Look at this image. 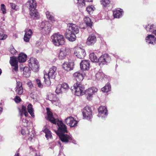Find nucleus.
Wrapping results in <instances>:
<instances>
[{
	"label": "nucleus",
	"instance_id": "1",
	"mask_svg": "<svg viewBox=\"0 0 156 156\" xmlns=\"http://www.w3.org/2000/svg\"><path fill=\"white\" fill-rule=\"evenodd\" d=\"M46 110L47 115V120L53 124H57L58 126V130L56 132L57 135H58L63 133H67V127L62 122L55 118L53 116V113L51 111V109L49 108H46Z\"/></svg>",
	"mask_w": 156,
	"mask_h": 156
},
{
	"label": "nucleus",
	"instance_id": "2",
	"mask_svg": "<svg viewBox=\"0 0 156 156\" xmlns=\"http://www.w3.org/2000/svg\"><path fill=\"white\" fill-rule=\"evenodd\" d=\"M29 5L30 14L32 18L37 19L39 18V14L36 9L37 3L35 0H29L27 2Z\"/></svg>",
	"mask_w": 156,
	"mask_h": 156
},
{
	"label": "nucleus",
	"instance_id": "3",
	"mask_svg": "<svg viewBox=\"0 0 156 156\" xmlns=\"http://www.w3.org/2000/svg\"><path fill=\"white\" fill-rule=\"evenodd\" d=\"M52 42L55 45L59 46L64 43V39L63 36L58 33L54 34L51 37Z\"/></svg>",
	"mask_w": 156,
	"mask_h": 156
},
{
	"label": "nucleus",
	"instance_id": "4",
	"mask_svg": "<svg viewBox=\"0 0 156 156\" xmlns=\"http://www.w3.org/2000/svg\"><path fill=\"white\" fill-rule=\"evenodd\" d=\"M73 89L74 90L75 95L77 96H80L85 94L84 86L81 83H76L73 86Z\"/></svg>",
	"mask_w": 156,
	"mask_h": 156
},
{
	"label": "nucleus",
	"instance_id": "5",
	"mask_svg": "<svg viewBox=\"0 0 156 156\" xmlns=\"http://www.w3.org/2000/svg\"><path fill=\"white\" fill-rule=\"evenodd\" d=\"M28 65L32 70L34 71H37L38 70L39 63L36 58H31L28 61Z\"/></svg>",
	"mask_w": 156,
	"mask_h": 156
},
{
	"label": "nucleus",
	"instance_id": "6",
	"mask_svg": "<svg viewBox=\"0 0 156 156\" xmlns=\"http://www.w3.org/2000/svg\"><path fill=\"white\" fill-rule=\"evenodd\" d=\"M83 117L88 120H90L92 118V112L91 108L88 106L84 107L82 112Z\"/></svg>",
	"mask_w": 156,
	"mask_h": 156
},
{
	"label": "nucleus",
	"instance_id": "7",
	"mask_svg": "<svg viewBox=\"0 0 156 156\" xmlns=\"http://www.w3.org/2000/svg\"><path fill=\"white\" fill-rule=\"evenodd\" d=\"M111 61V58L108 54H105L102 55L98 58V62H99V65L107 64L109 63Z\"/></svg>",
	"mask_w": 156,
	"mask_h": 156
},
{
	"label": "nucleus",
	"instance_id": "8",
	"mask_svg": "<svg viewBox=\"0 0 156 156\" xmlns=\"http://www.w3.org/2000/svg\"><path fill=\"white\" fill-rule=\"evenodd\" d=\"M69 52L70 50L69 48L66 47L62 48L60 50L58 56L59 58L61 60L65 59Z\"/></svg>",
	"mask_w": 156,
	"mask_h": 156
},
{
	"label": "nucleus",
	"instance_id": "9",
	"mask_svg": "<svg viewBox=\"0 0 156 156\" xmlns=\"http://www.w3.org/2000/svg\"><path fill=\"white\" fill-rule=\"evenodd\" d=\"M74 54L79 58L83 59L85 56L86 53L85 50L80 48H76Z\"/></svg>",
	"mask_w": 156,
	"mask_h": 156
},
{
	"label": "nucleus",
	"instance_id": "10",
	"mask_svg": "<svg viewBox=\"0 0 156 156\" xmlns=\"http://www.w3.org/2000/svg\"><path fill=\"white\" fill-rule=\"evenodd\" d=\"M9 62L12 66V71L17 72L18 70V62L17 60V58L15 56L10 57Z\"/></svg>",
	"mask_w": 156,
	"mask_h": 156
},
{
	"label": "nucleus",
	"instance_id": "11",
	"mask_svg": "<svg viewBox=\"0 0 156 156\" xmlns=\"http://www.w3.org/2000/svg\"><path fill=\"white\" fill-rule=\"evenodd\" d=\"M65 122L70 127H75L77 126L78 122L74 118L71 116L67 118L66 119Z\"/></svg>",
	"mask_w": 156,
	"mask_h": 156
},
{
	"label": "nucleus",
	"instance_id": "12",
	"mask_svg": "<svg viewBox=\"0 0 156 156\" xmlns=\"http://www.w3.org/2000/svg\"><path fill=\"white\" fill-rule=\"evenodd\" d=\"M65 133H63L58 135L61 140L62 142L66 143L71 142L72 140V137L69 135L67 134H65Z\"/></svg>",
	"mask_w": 156,
	"mask_h": 156
},
{
	"label": "nucleus",
	"instance_id": "13",
	"mask_svg": "<svg viewBox=\"0 0 156 156\" xmlns=\"http://www.w3.org/2000/svg\"><path fill=\"white\" fill-rule=\"evenodd\" d=\"M66 32L77 34L79 32V30L78 27L76 24L70 23L69 24L68 29Z\"/></svg>",
	"mask_w": 156,
	"mask_h": 156
},
{
	"label": "nucleus",
	"instance_id": "14",
	"mask_svg": "<svg viewBox=\"0 0 156 156\" xmlns=\"http://www.w3.org/2000/svg\"><path fill=\"white\" fill-rule=\"evenodd\" d=\"M96 41L97 38L96 36L94 34H91L88 37L86 43L88 45H92L96 42Z\"/></svg>",
	"mask_w": 156,
	"mask_h": 156
},
{
	"label": "nucleus",
	"instance_id": "15",
	"mask_svg": "<svg viewBox=\"0 0 156 156\" xmlns=\"http://www.w3.org/2000/svg\"><path fill=\"white\" fill-rule=\"evenodd\" d=\"M90 62L88 60H82L80 63V68L83 71L87 70L90 68Z\"/></svg>",
	"mask_w": 156,
	"mask_h": 156
},
{
	"label": "nucleus",
	"instance_id": "16",
	"mask_svg": "<svg viewBox=\"0 0 156 156\" xmlns=\"http://www.w3.org/2000/svg\"><path fill=\"white\" fill-rule=\"evenodd\" d=\"M56 70L57 68L55 66H53L51 68L47 75L48 77L51 79H55L57 74Z\"/></svg>",
	"mask_w": 156,
	"mask_h": 156
},
{
	"label": "nucleus",
	"instance_id": "17",
	"mask_svg": "<svg viewBox=\"0 0 156 156\" xmlns=\"http://www.w3.org/2000/svg\"><path fill=\"white\" fill-rule=\"evenodd\" d=\"M74 78L77 81L76 83H81V82L84 78V76L83 74L80 72H75L73 75Z\"/></svg>",
	"mask_w": 156,
	"mask_h": 156
},
{
	"label": "nucleus",
	"instance_id": "18",
	"mask_svg": "<svg viewBox=\"0 0 156 156\" xmlns=\"http://www.w3.org/2000/svg\"><path fill=\"white\" fill-rule=\"evenodd\" d=\"M73 63L71 62H65L62 64L63 68L67 71L73 69Z\"/></svg>",
	"mask_w": 156,
	"mask_h": 156
},
{
	"label": "nucleus",
	"instance_id": "19",
	"mask_svg": "<svg viewBox=\"0 0 156 156\" xmlns=\"http://www.w3.org/2000/svg\"><path fill=\"white\" fill-rule=\"evenodd\" d=\"M15 92L19 95L22 94L23 92L22 83L20 81H17L16 86L15 88Z\"/></svg>",
	"mask_w": 156,
	"mask_h": 156
},
{
	"label": "nucleus",
	"instance_id": "20",
	"mask_svg": "<svg viewBox=\"0 0 156 156\" xmlns=\"http://www.w3.org/2000/svg\"><path fill=\"white\" fill-rule=\"evenodd\" d=\"M146 40L148 44H151L153 45L156 44V37L153 35H148L146 37Z\"/></svg>",
	"mask_w": 156,
	"mask_h": 156
},
{
	"label": "nucleus",
	"instance_id": "21",
	"mask_svg": "<svg viewBox=\"0 0 156 156\" xmlns=\"http://www.w3.org/2000/svg\"><path fill=\"white\" fill-rule=\"evenodd\" d=\"M25 32L24 37V40L26 42H28L32 34V31L31 29H26Z\"/></svg>",
	"mask_w": 156,
	"mask_h": 156
},
{
	"label": "nucleus",
	"instance_id": "22",
	"mask_svg": "<svg viewBox=\"0 0 156 156\" xmlns=\"http://www.w3.org/2000/svg\"><path fill=\"white\" fill-rule=\"evenodd\" d=\"M76 34L70 32H66V38L70 41H74L76 39Z\"/></svg>",
	"mask_w": 156,
	"mask_h": 156
},
{
	"label": "nucleus",
	"instance_id": "23",
	"mask_svg": "<svg viewBox=\"0 0 156 156\" xmlns=\"http://www.w3.org/2000/svg\"><path fill=\"white\" fill-rule=\"evenodd\" d=\"M27 55L23 52L20 53L17 59L19 62H24L27 60Z\"/></svg>",
	"mask_w": 156,
	"mask_h": 156
},
{
	"label": "nucleus",
	"instance_id": "24",
	"mask_svg": "<svg viewBox=\"0 0 156 156\" xmlns=\"http://www.w3.org/2000/svg\"><path fill=\"white\" fill-rule=\"evenodd\" d=\"M122 9H116L113 12V15L115 18H119L122 15Z\"/></svg>",
	"mask_w": 156,
	"mask_h": 156
},
{
	"label": "nucleus",
	"instance_id": "25",
	"mask_svg": "<svg viewBox=\"0 0 156 156\" xmlns=\"http://www.w3.org/2000/svg\"><path fill=\"white\" fill-rule=\"evenodd\" d=\"M107 108L105 106H101L98 108L99 114L100 115L103 114L107 115Z\"/></svg>",
	"mask_w": 156,
	"mask_h": 156
},
{
	"label": "nucleus",
	"instance_id": "26",
	"mask_svg": "<svg viewBox=\"0 0 156 156\" xmlns=\"http://www.w3.org/2000/svg\"><path fill=\"white\" fill-rule=\"evenodd\" d=\"M100 2L104 8L109 7L111 4V1L109 0H101Z\"/></svg>",
	"mask_w": 156,
	"mask_h": 156
},
{
	"label": "nucleus",
	"instance_id": "27",
	"mask_svg": "<svg viewBox=\"0 0 156 156\" xmlns=\"http://www.w3.org/2000/svg\"><path fill=\"white\" fill-rule=\"evenodd\" d=\"M98 89L97 88L93 87L89 88L86 90L85 93L90 94H91L93 95L94 93L98 91Z\"/></svg>",
	"mask_w": 156,
	"mask_h": 156
},
{
	"label": "nucleus",
	"instance_id": "28",
	"mask_svg": "<svg viewBox=\"0 0 156 156\" xmlns=\"http://www.w3.org/2000/svg\"><path fill=\"white\" fill-rule=\"evenodd\" d=\"M46 15L47 18L52 23H53L55 21L54 16L49 12L47 11L46 12Z\"/></svg>",
	"mask_w": 156,
	"mask_h": 156
},
{
	"label": "nucleus",
	"instance_id": "29",
	"mask_svg": "<svg viewBox=\"0 0 156 156\" xmlns=\"http://www.w3.org/2000/svg\"><path fill=\"white\" fill-rule=\"evenodd\" d=\"M43 132L45 133V137L48 139L49 138H51L52 137L51 133L50 131L47 128H45L43 130Z\"/></svg>",
	"mask_w": 156,
	"mask_h": 156
},
{
	"label": "nucleus",
	"instance_id": "30",
	"mask_svg": "<svg viewBox=\"0 0 156 156\" xmlns=\"http://www.w3.org/2000/svg\"><path fill=\"white\" fill-rule=\"evenodd\" d=\"M90 58L92 62H98V58L95 54L93 52L90 53L89 55Z\"/></svg>",
	"mask_w": 156,
	"mask_h": 156
},
{
	"label": "nucleus",
	"instance_id": "31",
	"mask_svg": "<svg viewBox=\"0 0 156 156\" xmlns=\"http://www.w3.org/2000/svg\"><path fill=\"white\" fill-rule=\"evenodd\" d=\"M23 75L26 77H29L30 73V68L28 67H25L23 68Z\"/></svg>",
	"mask_w": 156,
	"mask_h": 156
},
{
	"label": "nucleus",
	"instance_id": "32",
	"mask_svg": "<svg viewBox=\"0 0 156 156\" xmlns=\"http://www.w3.org/2000/svg\"><path fill=\"white\" fill-rule=\"evenodd\" d=\"M84 20L87 26L91 28L92 25V23L91 22V19L89 17H85L84 18Z\"/></svg>",
	"mask_w": 156,
	"mask_h": 156
},
{
	"label": "nucleus",
	"instance_id": "33",
	"mask_svg": "<svg viewBox=\"0 0 156 156\" xmlns=\"http://www.w3.org/2000/svg\"><path fill=\"white\" fill-rule=\"evenodd\" d=\"M111 89V85L109 83H107L105 86L101 88L102 91L104 92H107L110 91Z\"/></svg>",
	"mask_w": 156,
	"mask_h": 156
},
{
	"label": "nucleus",
	"instance_id": "34",
	"mask_svg": "<svg viewBox=\"0 0 156 156\" xmlns=\"http://www.w3.org/2000/svg\"><path fill=\"white\" fill-rule=\"evenodd\" d=\"M27 109L28 112L31 115L32 117H34V115L32 105L30 104H29L27 106Z\"/></svg>",
	"mask_w": 156,
	"mask_h": 156
},
{
	"label": "nucleus",
	"instance_id": "35",
	"mask_svg": "<svg viewBox=\"0 0 156 156\" xmlns=\"http://www.w3.org/2000/svg\"><path fill=\"white\" fill-rule=\"evenodd\" d=\"M104 76V74L102 72H98L96 75V77L98 80H102Z\"/></svg>",
	"mask_w": 156,
	"mask_h": 156
},
{
	"label": "nucleus",
	"instance_id": "36",
	"mask_svg": "<svg viewBox=\"0 0 156 156\" xmlns=\"http://www.w3.org/2000/svg\"><path fill=\"white\" fill-rule=\"evenodd\" d=\"M77 5L79 8H82L85 6V3L84 0H77Z\"/></svg>",
	"mask_w": 156,
	"mask_h": 156
},
{
	"label": "nucleus",
	"instance_id": "37",
	"mask_svg": "<svg viewBox=\"0 0 156 156\" xmlns=\"http://www.w3.org/2000/svg\"><path fill=\"white\" fill-rule=\"evenodd\" d=\"M156 28V27L153 24L150 25L148 24L146 27V29L147 31L151 32H153V31L154 30V29Z\"/></svg>",
	"mask_w": 156,
	"mask_h": 156
},
{
	"label": "nucleus",
	"instance_id": "38",
	"mask_svg": "<svg viewBox=\"0 0 156 156\" xmlns=\"http://www.w3.org/2000/svg\"><path fill=\"white\" fill-rule=\"evenodd\" d=\"M94 9L95 8L93 5H90L87 7L86 11L90 15L93 13Z\"/></svg>",
	"mask_w": 156,
	"mask_h": 156
},
{
	"label": "nucleus",
	"instance_id": "39",
	"mask_svg": "<svg viewBox=\"0 0 156 156\" xmlns=\"http://www.w3.org/2000/svg\"><path fill=\"white\" fill-rule=\"evenodd\" d=\"M9 51L11 54L15 55L17 52V51L15 49L12 45H11L9 48Z\"/></svg>",
	"mask_w": 156,
	"mask_h": 156
},
{
	"label": "nucleus",
	"instance_id": "40",
	"mask_svg": "<svg viewBox=\"0 0 156 156\" xmlns=\"http://www.w3.org/2000/svg\"><path fill=\"white\" fill-rule=\"evenodd\" d=\"M46 76H47V75H44V83L46 86H49L51 84V81L50 80V78H49V77H48V78L47 79L46 78Z\"/></svg>",
	"mask_w": 156,
	"mask_h": 156
},
{
	"label": "nucleus",
	"instance_id": "41",
	"mask_svg": "<svg viewBox=\"0 0 156 156\" xmlns=\"http://www.w3.org/2000/svg\"><path fill=\"white\" fill-rule=\"evenodd\" d=\"M55 95L50 94L48 95V98L49 100L52 101L55 100Z\"/></svg>",
	"mask_w": 156,
	"mask_h": 156
},
{
	"label": "nucleus",
	"instance_id": "42",
	"mask_svg": "<svg viewBox=\"0 0 156 156\" xmlns=\"http://www.w3.org/2000/svg\"><path fill=\"white\" fill-rule=\"evenodd\" d=\"M10 4L12 9L17 11L19 9V7L17 5H16L15 4L13 3H10Z\"/></svg>",
	"mask_w": 156,
	"mask_h": 156
},
{
	"label": "nucleus",
	"instance_id": "43",
	"mask_svg": "<svg viewBox=\"0 0 156 156\" xmlns=\"http://www.w3.org/2000/svg\"><path fill=\"white\" fill-rule=\"evenodd\" d=\"M61 86L62 88L66 90H68L69 89V87L68 84L66 83H63Z\"/></svg>",
	"mask_w": 156,
	"mask_h": 156
},
{
	"label": "nucleus",
	"instance_id": "44",
	"mask_svg": "<svg viewBox=\"0 0 156 156\" xmlns=\"http://www.w3.org/2000/svg\"><path fill=\"white\" fill-rule=\"evenodd\" d=\"M21 133L22 135H25L26 134H29V131L27 129H22L21 130Z\"/></svg>",
	"mask_w": 156,
	"mask_h": 156
},
{
	"label": "nucleus",
	"instance_id": "45",
	"mask_svg": "<svg viewBox=\"0 0 156 156\" xmlns=\"http://www.w3.org/2000/svg\"><path fill=\"white\" fill-rule=\"evenodd\" d=\"M36 81L38 87L40 88H42L43 87V85L42 84L40 80L37 79L36 80Z\"/></svg>",
	"mask_w": 156,
	"mask_h": 156
},
{
	"label": "nucleus",
	"instance_id": "46",
	"mask_svg": "<svg viewBox=\"0 0 156 156\" xmlns=\"http://www.w3.org/2000/svg\"><path fill=\"white\" fill-rule=\"evenodd\" d=\"M62 87L61 85H58L55 90V92L57 94H59L62 92Z\"/></svg>",
	"mask_w": 156,
	"mask_h": 156
},
{
	"label": "nucleus",
	"instance_id": "47",
	"mask_svg": "<svg viewBox=\"0 0 156 156\" xmlns=\"http://www.w3.org/2000/svg\"><path fill=\"white\" fill-rule=\"evenodd\" d=\"M1 9L2 12L3 14H5L6 13V9L5 6L4 4H1Z\"/></svg>",
	"mask_w": 156,
	"mask_h": 156
},
{
	"label": "nucleus",
	"instance_id": "48",
	"mask_svg": "<svg viewBox=\"0 0 156 156\" xmlns=\"http://www.w3.org/2000/svg\"><path fill=\"white\" fill-rule=\"evenodd\" d=\"M7 37V35L2 33H0V40H4Z\"/></svg>",
	"mask_w": 156,
	"mask_h": 156
},
{
	"label": "nucleus",
	"instance_id": "49",
	"mask_svg": "<svg viewBox=\"0 0 156 156\" xmlns=\"http://www.w3.org/2000/svg\"><path fill=\"white\" fill-rule=\"evenodd\" d=\"M85 94L86 97L87 99L89 101L91 100L93 98V95L87 93H85Z\"/></svg>",
	"mask_w": 156,
	"mask_h": 156
},
{
	"label": "nucleus",
	"instance_id": "50",
	"mask_svg": "<svg viewBox=\"0 0 156 156\" xmlns=\"http://www.w3.org/2000/svg\"><path fill=\"white\" fill-rule=\"evenodd\" d=\"M14 101L16 103H19L21 101V99L20 97L16 96L14 98Z\"/></svg>",
	"mask_w": 156,
	"mask_h": 156
},
{
	"label": "nucleus",
	"instance_id": "51",
	"mask_svg": "<svg viewBox=\"0 0 156 156\" xmlns=\"http://www.w3.org/2000/svg\"><path fill=\"white\" fill-rule=\"evenodd\" d=\"M21 111L24 112L27 111L26 107V106H24L23 105H22V111Z\"/></svg>",
	"mask_w": 156,
	"mask_h": 156
},
{
	"label": "nucleus",
	"instance_id": "52",
	"mask_svg": "<svg viewBox=\"0 0 156 156\" xmlns=\"http://www.w3.org/2000/svg\"><path fill=\"white\" fill-rule=\"evenodd\" d=\"M45 29H46L47 31H48V32L49 33L50 32V31H51V28L50 27H45Z\"/></svg>",
	"mask_w": 156,
	"mask_h": 156
},
{
	"label": "nucleus",
	"instance_id": "53",
	"mask_svg": "<svg viewBox=\"0 0 156 156\" xmlns=\"http://www.w3.org/2000/svg\"><path fill=\"white\" fill-rule=\"evenodd\" d=\"M20 115L21 117L23 115V114L24 113V112L21 111L20 110Z\"/></svg>",
	"mask_w": 156,
	"mask_h": 156
},
{
	"label": "nucleus",
	"instance_id": "54",
	"mask_svg": "<svg viewBox=\"0 0 156 156\" xmlns=\"http://www.w3.org/2000/svg\"><path fill=\"white\" fill-rule=\"evenodd\" d=\"M24 114L25 116L26 117H27L28 115V113L27 111L24 112Z\"/></svg>",
	"mask_w": 156,
	"mask_h": 156
},
{
	"label": "nucleus",
	"instance_id": "55",
	"mask_svg": "<svg viewBox=\"0 0 156 156\" xmlns=\"http://www.w3.org/2000/svg\"><path fill=\"white\" fill-rule=\"evenodd\" d=\"M152 33L154 34L156 36V30H154L152 32Z\"/></svg>",
	"mask_w": 156,
	"mask_h": 156
},
{
	"label": "nucleus",
	"instance_id": "56",
	"mask_svg": "<svg viewBox=\"0 0 156 156\" xmlns=\"http://www.w3.org/2000/svg\"><path fill=\"white\" fill-rule=\"evenodd\" d=\"M93 0H85V1L87 2H92Z\"/></svg>",
	"mask_w": 156,
	"mask_h": 156
},
{
	"label": "nucleus",
	"instance_id": "57",
	"mask_svg": "<svg viewBox=\"0 0 156 156\" xmlns=\"http://www.w3.org/2000/svg\"><path fill=\"white\" fill-rule=\"evenodd\" d=\"M2 108H0V114L2 113Z\"/></svg>",
	"mask_w": 156,
	"mask_h": 156
},
{
	"label": "nucleus",
	"instance_id": "58",
	"mask_svg": "<svg viewBox=\"0 0 156 156\" xmlns=\"http://www.w3.org/2000/svg\"><path fill=\"white\" fill-rule=\"evenodd\" d=\"M15 156H19V154L17 153L16 154H15Z\"/></svg>",
	"mask_w": 156,
	"mask_h": 156
},
{
	"label": "nucleus",
	"instance_id": "59",
	"mask_svg": "<svg viewBox=\"0 0 156 156\" xmlns=\"http://www.w3.org/2000/svg\"><path fill=\"white\" fill-rule=\"evenodd\" d=\"M58 143L60 145V146H61V142L60 141H58Z\"/></svg>",
	"mask_w": 156,
	"mask_h": 156
},
{
	"label": "nucleus",
	"instance_id": "60",
	"mask_svg": "<svg viewBox=\"0 0 156 156\" xmlns=\"http://www.w3.org/2000/svg\"><path fill=\"white\" fill-rule=\"evenodd\" d=\"M2 73V70L1 69H0V75H1Z\"/></svg>",
	"mask_w": 156,
	"mask_h": 156
},
{
	"label": "nucleus",
	"instance_id": "61",
	"mask_svg": "<svg viewBox=\"0 0 156 156\" xmlns=\"http://www.w3.org/2000/svg\"><path fill=\"white\" fill-rule=\"evenodd\" d=\"M27 122V120H26V119L24 120V122Z\"/></svg>",
	"mask_w": 156,
	"mask_h": 156
},
{
	"label": "nucleus",
	"instance_id": "62",
	"mask_svg": "<svg viewBox=\"0 0 156 156\" xmlns=\"http://www.w3.org/2000/svg\"><path fill=\"white\" fill-rule=\"evenodd\" d=\"M30 138L31 139V140H32V137H30Z\"/></svg>",
	"mask_w": 156,
	"mask_h": 156
},
{
	"label": "nucleus",
	"instance_id": "63",
	"mask_svg": "<svg viewBox=\"0 0 156 156\" xmlns=\"http://www.w3.org/2000/svg\"><path fill=\"white\" fill-rule=\"evenodd\" d=\"M35 156H40V155H36Z\"/></svg>",
	"mask_w": 156,
	"mask_h": 156
}]
</instances>
